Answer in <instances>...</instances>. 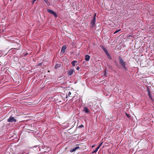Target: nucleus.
<instances>
[{"label":"nucleus","mask_w":154,"mask_h":154,"mask_svg":"<svg viewBox=\"0 0 154 154\" xmlns=\"http://www.w3.org/2000/svg\"><path fill=\"white\" fill-rule=\"evenodd\" d=\"M7 121L8 122H15L16 121V120L14 118V117L12 116H11L8 119Z\"/></svg>","instance_id":"1"},{"label":"nucleus","mask_w":154,"mask_h":154,"mask_svg":"<svg viewBox=\"0 0 154 154\" xmlns=\"http://www.w3.org/2000/svg\"><path fill=\"white\" fill-rule=\"evenodd\" d=\"M75 72V70L74 69H71L69 70H68V71L67 72L68 75L69 76H71L72 75L74 72Z\"/></svg>","instance_id":"2"},{"label":"nucleus","mask_w":154,"mask_h":154,"mask_svg":"<svg viewBox=\"0 0 154 154\" xmlns=\"http://www.w3.org/2000/svg\"><path fill=\"white\" fill-rule=\"evenodd\" d=\"M119 58L120 62L122 64V66H124V65H125V62H124L122 58L120 57H119Z\"/></svg>","instance_id":"3"},{"label":"nucleus","mask_w":154,"mask_h":154,"mask_svg":"<svg viewBox=\"0 0 154 154\" xmlns=\"http://www.w3.org/2000/svg\"><path fill=\"white\" fill-rule=\"evenodd\" d=\"M105 49V52L107 56V57H108V58H109L110 59H111V57H110V56L109 55L108 52L106 50V49Z\"/></svg>","instance_id":"4"},{"label":"nucleus","mask_w":154,"mask_h":154,"mask_svg":"<svg viewBox=\"0 0 154 154\" xmlns=\"http://www.w3.org/2000/svg\"><path fill=\"white\" fill-rule=\"evenodd\" d=\"M66 48V45L63 46L62 48L61 52L63 53H64L65 52Z\"/></svg>","instance_id":"5"},{"label":"nucleus","mask_w":154,"mask_h":154,"mask_svg":"<svg viewBox=\"0 0 154 154\" xmlns=\"http://www.w3.org/2000/svg\"><path fill=\"white\" fill-rule=\"evenodd\" d=\"M79 148V146L76 147L75 148H74L72 149L71 150H70V151L71 152H72L76 151V150L77 149H78Z\"/></svg>","instance_id":"6"},{"label":"nucleus","mask_w":154,"mask_h":154,"mask_svg":"<svg viewBox=\"0 0 154 154\" xmlns=\"http://www.w3.org/2000/svg\"><path fill=\"white\" fill-rule=\"evenodd\" d=\"M83 111L85 113H88L89 112V110L86 107H84L83 109Z\"/></svg>","instance_id":"7"},{"label":"nucleus","mask_w":154,"mask_h":154,"mask_svg":"<svg viewBox=\"0 0 154 154\" xmlns=\"http://www.w3.org/2000/svg\"><path fill=\"white\" fill-rule=\"evenodd\" d=\"M90 58V57L88 55H86L85 56V60L86 61H88Z\"/></svg>","instance_id":"8"},{"label":"nucleus","mask_w":154,"mask_h":154,"mask_svg":"<svg viewBox=\"0 0 154 154\" xmlns=\"http://www.w3.org/2000/svg\"><path fill=\"white\" fill-rule=\"evenodd\" d=\"M61 66V64L60 63H58L56 64L55 66V68L57 69L60 67Z\"/></svg>","instance_id":"9"},{"label":"nucleus","mask_w":154,"mask_h":154,"mask_svg":"<svg viewBox=\"0 0 154 154\" xmlns=\"http://www.w3.org/2000/svg\"><path fill=\"white\" fill-rule=\"evenodd\" d=\"M95 23V20H92L91 22V25L92 26H93L94 25Z\"/></svg>","instance_id":"10"},{"label":"nucleus","mask_w":154,"mask_h":154,"mask_svg":"<svg viewBox=\"0 0 154 154\" xmlns=\"http://www.w3.org/2000/svg\"><path fill=\"white\" fill-rule=\"evenodd\" d=\"M47 11L48 13H50L51 14L52 13H54L53 11L50 9H47Z\"/></svg>","instance_id":"11"},{"label":"nucleus","mask_w":154,"mask_h":154,"mask_svg":"<svg viewBox=\"0 0 154 154\" xmlns=\"http://www.w3.org/2000/svg\"><path fill=\"white\" fill-rule=\"evenodd\" d=\"M77 62V61H75V60H74V61H73L72 62V65L73 66H75V63H76Z\"/></svg>","instance_id":"12"},{"label":"nucleus","mask_w":154,"mask_h":154,"mask_svg":"<svg viewBox=\"0 0 154 154\" xmlns=\"http://www.w3.org/2000/svg\"><path fill=\"white\" fill-rule=\"evenodd\" d=\"M53 13H52L51 14L54 15L55 17H57V14L56 12H55L54 11H53Z\"/></svg>","instance_id":"13"},{"label":"nucleus","mask_w":154,"mask_h":154,"mask_svg":"<svg viewBox=\"0 0 154 154\" xmlns=\"http://www.w3.org/2000/svg\"><path fill=\"white\" fill-rule=\"evenodd\" d=\"M98 150V149L97 148H96V149L94 150V151H93L92 152V153H95Z\"/></svg>","instance_id":"14"},{"label":"nucleus","mask_w":154,"mask_h":154,"mask_svg":"<svg viewBox=\"0 0 154 154\" xmlns=\"http://www.w3.org/2000/svg\"><path fill=\"white\" fill-rule=\"evenodd\" d=\"M71 94V92H69L68 93V94L66 95V98H67L68 96H69Z\"/></svg>","instance_id":"15"},{"label":"nucleus","mask_w":154,"mask_h":154,"mask_svg":"<svg viewBox=\"0 0 154 154\" xmlns=\"http://www.w3.org/2000/svg\"><path fill=\"white\" fill-rule=\"evenodd\" d=\"M121 30V29H119L118 30H116L114 33V34H116L119 31H120Z\"/></svg>","instance_id":"16"},{"label":"nucleus","mask_w":154,"mask_h":154,"mask_svg":"<svg viewBox=\"0 0 154 154\" xmlns=\"http://www.w3.org/2000/svg\"><path fill=\"white\" fill-rule=\"evenodd\" d=\"M83 127H84V125H80L79 126V128H82Z\"/></svg>","instance_id":"17"},{"label":"nucleus","mask_w":154,"mask_h":154,"mask_svg":"<svg viewBox=\"0 0 154 154\" xmlns=\"http://www.w3.org/2000/svg\"><path fill=\"white\" fill-rule=\"evenodd\" d=\"M43 0L47 4H48L49 3V2L48 0Z\"/></svg>","instance_id":"18"},{"label":"nucleus","mask_w":154,"mask_h":154,"mask_svg":"<svg viewBox=\"0 0 154 154\" xmlns=\"http://www.w3.org/2000/svg\"><path fill=\"white\" fill-rule=\"evenodd\" d=\"M96 14H94V18H93V19H94H94H96Z\"/></svg>","instance_id":"19"},{"label":"nucleus","mask_w":154,"mask_h":154,"mask_svg":"<svg viewBox=\"0 0 154 154\" xmlns=\"http://www.w3.org/2000/svg\"><path fill=\"white\" fill-rule=\"evenodd\" d=\"M125 65H124V66H122L123 68L125 69H127V68H126V67L125 66Z\"/></svg>","instance_id":"20"},{"label":"nucleus","mask_w":154,"mask_h":154,"mask_svg":"<svg viewBox=\"0 0 154 154\" xmlns=\"http://www.w3.org/2000/svg\"><path fill=\"white\" fill-rule=\"evenodd\" d=\"M149 96L150 98H152V97H151V96L150 95V93L149 92Z\"/></svg>","instance_id":"21"},{"label":"nucleus","mask_w":154,"mask_h":154,"mask_svg":"<svg viewBox=\"0 0 154 154\" xmlns=\"http://www.w3.org/2000/svg\"><path fill=\"white\" fill-rule=\"evenodd\" d=\"M102 48L103 50L105 51V49H106L103 46H102Z\"/></svg>","instance_id":"22"},{"label":"nucleus","mask_w":154,"mask_h":154,"mask_svg":"<svg viewBox=\"0 0 154 154\" xmlns=\"http://www.w3.org/2000/svg\"><path fill=\"white\" fill-rule=\"evenodd\" d=\"M103 143V142H101L99 144V146H100L102 145Z\"/></svg>","instance_id":"23"},{"label":"nucleus","mask_w":154,"mask_h":154,"mask_svg":"<svg viewBox=\"0 0 154 154\" xmlns=\"http://www.w3.org/2000/svg\"><path fill=\"white\" fill-rule=\"evenodd\" d=\"M79 69H80V68H79V67L78 66L76 68V69L77 70H79Z\"/></svg>","instance_id":"24"},{"label":"nucleus","mask_w":154,"mask_h":154,"mask_svg":"<svg viewBox=\"0 0 154 154\" xmlns=\"http://www.w3.org/2000/svg\"><path fill=\"white\" fill-rule=\"evenodd\" d=\"M100 146H99H99H97V148L98 149H99L100 148Z\"/></svg>","instance_id":"25"},{"label":"nucleus","mask_w":154,"mask_h":154,"mask_svg":"<svg viewBox=\"0 0 154 154\" xmlns=\"http://www.w3.org/2000/svg\"><path fill=\"white\" fill-rule=\"evenodd\" d=\"M126 115L127 116V117H129V115H128L127 113H126Z\"/></svg>","instance_id":"26"},{"label":"nucleus","mask_w":154,"mask_h":154,"mask_svg":"<svg viewBox=\"0 0 154 154\" xmlns=\"http://www.w3.org/2000/svg\"><path fill=\"white\" fill-rule=\"evenodd\" d=\"M94 146H92V148H93V147H94Z\"/></svg>","instance_id":"27"},{"label":"nucleus","mask_w":154,"mask_h":154,"mask_svg":"<svg viewBox=\"0 0 154 154\" xmlns=\"http://www.w3.org/2000/svg\"><path fill=\"white\" fill-rule=\"evenodd\" d=\"M106 72H105V75H106Z\"/></svg>","instance_id":"28"},{"label":"nucleus","mask_w":154,"mask_h":154,"mask_svg":"<svg viewBox=\"0 0 154 154\" xmlns=\"http://www.w3.org/2000/svg\"><path fill=\"white\" fill-rule=\"evenodd\" d=\"M12 0H10V1H12Z\"/></svg>","instance_id":"29"}]
</instances>
